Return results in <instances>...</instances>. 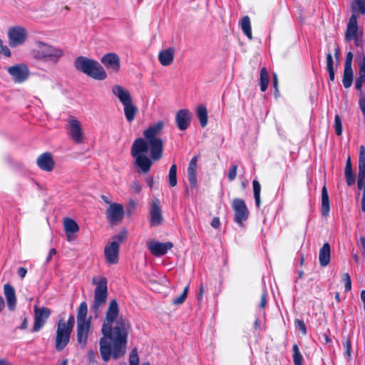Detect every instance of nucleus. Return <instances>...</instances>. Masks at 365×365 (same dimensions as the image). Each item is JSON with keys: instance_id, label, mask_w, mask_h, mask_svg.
<instances>
[{"instance_id": "1", "label": "nucleus", "mask_w": 365, "mask_h": 365, "mask_svg": "<svg viewBox=\"0 0 365 365\" xmlns=\"http://www.w3.org/2000/svg\"><path fill=\"white\" fill-rule=\"evenodd\" d=\"M119 314L118 301L113 299L108 304L101 330L102 336L99 341V349L105 362L111 358L118 359L126 352L130 324L127 319L120 317Z\"/></svg>"}, {"instance_id": "2", "label": "nucleus", "mask_w": 365, "mask_h": 365, "mask_svg": "<svg viewBox=\"0 0 365 365\" xmlns=\"http://www.w3.org/2000/svg\"><path fill=\"white\" fill-rule=\"evenodd\" d=\"M164 122L159 120L143 131V136L147 143H148L150 155L153 160H159L163 156V141L157 136L162 132Z\"/></svg>"}, {"instance_id": "3", "label": "nucleus", "mask_w": 365, "mask_h": 365, "mask_svg": "<svg viewBox=\"0 0 365 365\" xmlns=\"http://www.w3.org/2000/svg\"><path fill=\"white\" fill-rule=\"evenodd\" d=\"M74 66L77 71L95 80L103 81L107 78V73L103 67L94 59L80 56L76 58Z\"/></svg>"}, {"instance_id": "4", "label": "nucleus", "mask_w": 365, "mask_h": 365, "mask_svg": "<svg viewBox=\"0 0 365 365\" xmlns=\"http://www.w3.org/2000/svg\"><path fill=\"white\" fill-rule=\"evenodd\" d=\"M148 150V143L142 138L135 139L131 147V155L135 158V164L144 173L150 170L153 163L152 160L145 155Z\"/></svg>"}, {"instance_id": "5", "label": "nucleus", "mask_w": 365, "mask_h": 365, "mask_svg": "<svg viewBox=\"0 0 365 365\" xmlns=\"http://www.w3.org/2000/svg\"><path fill=\"white\" fill-rule=\"evenodd\" d=\"M113 93L123 105L126 120L130 123L133 122L138 112V108L133 104L130 92L121 86L115 85L113 88Z\"/></svg>"}, {"instance_id": "6", "label": "nucleus", "mask_w": 365, "mask_h": 365, "mask_svg": "<svg viewBox=\"0 0 365 365\" xmlns=\"http://www.w3.org/2000/svg\"><path fill=\"white\" fill-rule=\"evenodd\" d=\"M126 230H122L118 235L113 237V241L106 244L104 247L106 262L109 265L116 264L119 262L120 246L126 238Z\"/></svg>"}, {"instance_id": "7", "label": "nucleus", "mask_w": 365, "mask_h": 365, "mask_svg": "<svg viewBox=\"0 0 365 365\" xmlns=\"http://www.w3.org/2000/svg\"><path fill=\"white\" fill-rule=\"evenodd\" d=\"M92 284L96 285L94 290V300L91 309L97 317L100 313V308L106 303L108 297V281L106 277H101L98 279L93 278Z\"/></svg>"}, {"instance_id": "8", "label": "nucleus", "mask_w": 365, "mask_h": 365, "mask_svg": "<svg viewBox=\"0 0 365 365\" xmlns=\"http://www.w3.org/2000/svg\"><path fill=\"white\" fill-rule=\"evenodd\" d=\"M38 49L34 51L35 57L38 59H48L53 63L58 62L63 55V51L59 48L38 41Z\"/></svg>"}, {"instance_id": "9", "label": "nucleus", "mask_w": 365, "mask_h": 365, "mask_svg": "<svg viewBox=\"0 0 365 365\" xmlns=\"http://www.w3.org/2000/svg\"><path fill=\"white\" fill-rule=\"evenodd\" d=\"M357 186L363 190L361 210L365 212V146L363 145L359 147Z\"/></svg>"}, {"instance_id": "10", "label": "nucleus", "mask_w": 365, "mask_h": 365, "mask_svg": "<svg viewBox=\"0 0 365 365\" xmlns=\"http://www.w3.org/2000/svg\"><path fill=\"white\" fill-rule=\"evenodd\" d=\"M232 207L234 210V222L242 226L249 217L250 212L244 200L235 198L232 202Z\"/></svg>"}, {"instance_id": "11", "label": "nucleus", "mask_w": 365, "mask_h": 365, "mask_svg": "<svg viewBox=\"0 0 365 365\" xmlns=\"http://www.w3.org/2000/svg\"><path fill=\"white\" fill-rule=\"evenodd\" d=\"M9 45L15 48L23 45L27 39L28 34L26 29L21 26H11L7 32Z\"/></svg>"}, {"instance_id": "12", "label": "nucleus", "mask_w": 365, "mask_h": 365, "mask_svg": "<svg viewBox=\"0 0 365 365\" xmlns=\"http://www.w3.org/2000/svg\"><path fill=\"white\" fill-rule=\"evenodd\" d=\"M68 135L76 144L83 141L84 134L81 122L75 116L71 115L68 119Z\"/></svg>"}, {"instance_id": "13", "label": "nucleus", "mask_w": 365, "mask_h": 365, "mask_svg": "<svg viewBox=\"0 0 365 365\" xmlns=\"http://www.w3.org/2000/svg\"><path fill=\"white\" fill-rule=\"evenodd\" d=\"M7 71L11 76L13 81L16 83L24 82L30 75L29 68L24 63L10 66L7 68Z\"/></svg>"}, {"instance_id": "14", "label": "nucleus", "mask_w": 365, "mask_h": 365, "mask_svg": "<svg viewBox=\"0 0 365 365\" xmlns=\"http://www.w3.org/2000/svg\"><path fill=\"white\" fill-rule=\"evenodd\" d=\"M51 315V309L48 307L38 308L34 307V324L33 331L38 332L46 324L47 319Z\"/></svg>"}, {"instance_id": "15", "label": "nucleus", "mask_w": 365, "mask_h": 365, "mask_svg": "<svg viewBox=\"0 0 365 365\" xmlns=\"http://www.w3.org/2000/svg\"><path fill=\"white\" fill-rule=\"evenodd\" d=\"M163 222L160 202L159 199L155 198L151 204L149 211V222L151 227H158Z\"/></svg>"}, {"instance_id": "16", "label": "nucleus", "mask_w": 365, "mask_h": 365, "mask_svg": "<svg viewBox=\"0 0 365 365\" xmlns=\"http://www.w3.org/2000/svg\"><path fill=\"white\" fill-rule=\"evenodd\" d=\"M101 63L110 73H118L120 68L119 56L115 53H107L101 58Z\"/></svg>"}, {"instance_id": "17", "label": "nucleus", "mask_w": 365, "mask_h": 365, "mask_svg": "<svg viewBox=\"0 0 365 365\" xmlns=\"http://www.w3.org/2000/svg\"><path fill=\"white\" fill-rule=\"evenodd\" d=\"M147 247L153 255L162 257L173 247V243L172 242H160L151 240L147 242Z\"/></svg>"}, {"instance_id": "18", "label": "nucleus", "mask_w": 365, "mask_h": 365, "mask_svg": "<svg viewBox=\"0 0 365 365\" xmlns=\"http://www.w3.org/2000/svg\"><path fill=\"white\" fill-rule=\"evenodd\" d=\"M91 318H88V322H77V327H76V337H77V342L78 344H80L82 347H85L88 339V334L91 329Z\"/></svg>"}, {"instance_id": "19", "label": "nucleus", "mask_w": 365, "mask_h": 365, "mask_svg": "<svg viewBox=\"0 0 365 365\" xmlns=\"http://www.w3.org/2000/svg\"><path fill=\"white\" fill-rule=\"evenodd\" d=\"M124 217L123 206L119 203H111L106 210V217L110 223L115 224L123 220Z\"/></svg>"}, {"instance_id": "20", "label": "nucleus", "mask_w": 365, "mask_h": 365, "mask_svg": "<svg viewBox=\"0 0 365 365\" xmlns=\"http://www.w3.org/2000/svg\"><path fill=\"white\" fill-rule=\"evenodd\" d=\"M175 120L180 130H185L191 124L192 113L188 109H180L177 112Z\"/></svg>"}, {"instance_id": "21", "label": "nucleus", "mask_w": 365, "mask_h": 365, "mask_svg": "<svg viewBox=\"0 0 365 365\" xmlns=\"http://www.w3.org/2000/svg\"><path fill=\"white\" fill-rule=\"evenodd\" d=\"M71 332L57 325L55 339V348L57 351H62L69 343Z\"/></svg>"}, {"instance_id": "22", "label": "nucleus", "mask_w": 365, "mask_h": 365, "mask_svg": "<svg viewBox=\"0 0 365 365\" xmlns=\"http://www.w3.org/2000/svg\"><path fill=\"white\" fill-rule=\"evenodd\" d=\"M38 167L46 172H51L55 166V161L51 153L46 152L41 154L36 159Z\"/></svg>"}, {"instance_id": "23", "label": "nucleus", "mask_w": 365, "mask_h": 365, "mask_svg": "<svg viewBox=\"0 0 365 365\" xmlns=\"http://www.w3.org/2000/svg\"><path fill=\"white\" fill-rule=\"evenodd\" d=\"M358 16L356 14L353 13L349 18L346 31L345 33V39L346 41H349L352 39L357 38V31H358Z\"/></svg>"}, {"instance_id": "24", "label": "nucleus", "mask_w": 365, "mask_h": 365, "mask_svg": "<svg viewBox=\"0 0 365 365\" xmlns=\"http://www.w3.org/2000/svg\"><path fill=\"white\" fill-rule=\"evenodd\" d=\"M4 293L7 301L8 309L14 311L16 304V296L14 288L10 284L4 285Z\"/></svg>"}, {"instance_id": "25", "label": "nucleus", "mask_w": 365, "mask_h": 365, "mask_svg": "<svg viewBox=\"0 0 365 365\" xmlns=\"http://www.w3.org/2000/svg\"><path fill=\"white\" fill-rule=\"evenodd\" d=\"M197 157L194 156L190 160L187 168V178L191 188L194 189L197 186Z\"/></svg>"}, {"instance_id": "26", "label": "nucleus", "mask_w": 365, "mask_h": 365, "mask_svg": "<svg viewBox=\"0 0 365 365\" xmlns=\"http://www.w3.org/2000/svg\"><path fill=\"white\" fill-rule=\"evenodd\" d=\"M174 53V48H168L161 51L158 55V60L161 65L164 66H170L173 62Z\"/></svg>"}, {"instance_id": "27", "label": "nucleus", "mask_w": 365, "mask_h": 365, "mask_svg": "<svg viewBox=\"0 0 365 365\" xmlns=\"http://www.w3.org/2000/svg\"><path fill=\"white\" fill-rule=\"evenodd\" d=\"M331 247L328 242H325L319 250V260L322 267L328 265L330 262Z\"/></svg>"}, {"instance_id": "28", "label": "nucleus", "mask_w": 365, "mask_h": 365, "mask_svg": "<svg viewBox=\"0 0 365 365\" xmlns=\"http://www.w3.org/2000/svg\"><path fill=\"white\" fill-rule=\"evenodd\" d=\"M330 211V202L328 190L326 185L322 189V207L321 212L323 217H327Z\"/></svg>"}, {"instance_id": "29", "label": "nucleus", "mask_w": 365, "mask_h": 365, "mask_svg": "<svg viewBox=\"0 0 365 365\" xmlns=\"http://www.w3.org/2000/svg\"><path fill=\"white\" fill-rule=\"evenodd\" d=\"M64 230L68 240L71 239V235L75 232H77L79 230V227L77 222L69 217H66L63 221Z\"/></svg>"}, {"instance_id": "30", "label": "nucleus", "mask_w": 365, "mask_h": 365, "mask_svg": "<svg viewBox=\"0 0 365 365\" xmlns=\"http://www.w3.org/2000/svg\"><path fill=\"white\" fill-rule=\"evenodd\" d=\"M365 82V56L363 61L359 66V75L355 81V88L359 92H362V86Z\"/></svg>"}, {"instance_id": "31", "label": "nucleus", "mask_w": 365, "mask_h": 365, "mask_svg": "<svg viewBox=\"0 0 365 365\" xmlns=\"http://www.w3.org/2000/svg\"><path fill=\"white\" fill-rule=\"evenodd\" d=\"M240 25L243 34L249 39H252V27L250 17L248 16H243L240 20Z\"/></svg>"}, {"instance_id": "32", "label": "nucleus", "mask_w": 365, "mask_h": 365, "mask_svg": "<svg viewBox=\"0 0 365 365\" xmlns=\"http://www.w3.org/2000/svg\"><path fill=\"white\" fill-rule=\"evenodd\" d=\"M197 116L199 119L200 125L202 128H205L207 125L208 115H207V110L205 106L200 105L197 106Z\"/></svg>"}, {"instance_id": "33", "label": "nucleus", "mask_w": 365, "mask_h": 365, "mask_svg": "<svg viewBox=\"0 0 365 365\" xmlns=\"http://www.w3.org/2000/svg\"><path fill=\"white\" fill-rule=\"evenodd\" d=\"M269 77L266 67H262L259 72V86L262 92H264L268 87Z\"/></svg>"}, {"instance_id": "34", "label": "nucleus", "mask_w": 365, "mask_h": 365, "mask_svg": "<svg viewBox=\"0 0 365 365\" xmlns=\"http://www.w3.org/2000/svg\"><path fill=\"white\" fill-rule=\"evenodd\" d=\"M354 72L352 68H344L342 83L345 88L351 87L353 83Z\"/></svg>"}, {"instance_id": "35", "label": "nucleus", "mask_w": 365, "mask_h": 365, "mask_svg": "<svg viewBox=\"0 0 365 365\" xmlns=\"http://www.w3.org/2000/svg\"><path fill=\"white\" fill-rule=\"evenodd\" d=\"M88 314V305L86 302H82L78 309L77 313V322H88V319H87Z\"/></svg>"}, {"instance_id": "36", "label": "nucleus", "mask_w": 365, "mask_h": 365, "mask_svg": "<svg viewBox=\"0 0 365 365\" xmlns=\"http://www.w3.org/2000/svg\"><path fill=\"white\" fill-rule=\"evenodd\" d=\"M253 194L255 204L257 208H259L261 205L260 192L261 185L258 180H254L252 182Z\"/></svg>"}, {"instance_id": "37", "label": "nucleus", "mask_w": 365, "mask_h": 365, "mask_svg": "<svg viewBox=\"0 0 365 365\" xmlns=\"http://www.w3.org/2000/svg\"><path fill=\"white\" fill-rule=\"evenodd\" d=\"M169 184L170 187L176 186L178 183L177 180V165L173 164L170 168L168 174Z\"/></svg>"}, {"instance_id": "38", "label": "nucleus", "mask_w": 365, "mask_h": 365, "mask_svg": "<svg viewBox=\"0 0 365 365\" xmlns=\"http://www.w3.org/2000/svg\"><path fill=\"white\" fill-rule=\"evenodd\" d=\"M293 350V361L294 365H303V356L299 351V349L297 344L292 346Z\"/></svg>"}, {"instance_id": "39", "label": "nucleus", "mask_w": 365, "mask_h": 365, "mask_svg": "<svg viewBox=\"0 0 365 365\" xmlns=\"http://www.w3.org/2000/svg\"><path fill=\"white\" fill-rule=\"evenodd\" d=\"M74 323H75L74 317L73 315H71L68 317L66 322H65L63 321V319L59 320L58 325H59L62 328H64L66 330L72 332L73 327H74Z\"/></svg>"}, {"instance_id": "40", "label": "nucleus", "mask_w": 365, "mask_h": 365, "mask_svg": "<svg viewBox=\"0 0 365 365\" xmlns=\"http://www.w3.org/2000/svg\"><path fill=\"white\" fill-rule=\"evenodd\" d=\"M188 290L189 286L187 285L184 288L182 293L180 296L173 299V304L175 305H180L183 304L187 298Z\"/></svg>"}, {"instance_id": "41", "label": "nucleus", "mask_w": 365, "mask_h": 365, "mask_svg": "<svg viewBox=\"0 0 365 365\" xmlns=\"http://www.w3.org/2000/svg\"><path fill=\"white\" fill-rule=\"evenodd\" d=\"M341 282L344 284L345 292L351 290V279L349 273H344L341 275Z\"/></svg>"}, {"instance_id": "42", "label": "nucleus", "mask_w": 365, "mask_h": 365, "mask_svg": "<svg viewBox=\"0 0 365 365\" xmlns=\"http://www.w3.org/2000/svg\"><path fill=\"white\" fill-rule=\"evenodd\" d=\"M342 343L344 349L345 350L344 355L347 359H350L351 355V343L350 338L346 337V339H344Z\"/></svg>"}, {"instance_id": "43", "label": "nucleus", "mask_w": 365, "mask_h": 365, "mask_svg": "<svg viewBox=\"0 0 365 365\" xmlns=\"http://www.w3.org/2000/svg\"><path fill=\"white\" fill-rule=\"evenodd\" d=\"M130 365H139V357L138 355V351L136 348L132 349L129 356Z\"/></svg>"}, {"instance_id": "44", "label": "nucleus", "mask_w": 365, "mask_h": 365, "mask_svg": "<svg viewBox=\"0 0 365 365\" xmlns=\"http://www.w3.org/2000/svg\"><path fill=\"white\" fill-rule=\"evenodd\" d=\"M296 329L303 335H306L307 333L306 324L302 319H296L294 321Z\"/></svg>"}, {"instance_id": "45", "label": "nucleus", "mask_w": 365, "mask_h": 365, "mask_svg": "<svg viewBox=\"0 0 365 365\" xmlns=\"http://www.w3.org/2000/svg\"><path fill=\"white\" fill-rule=\"evenodd\" d=\"M334 128L336 134L339 136L341 135L343 128L341 118L338 114L336 115L334 118Z\"/></svg>"}, {"instance_id": "46", "label": "nucleus", "mask_w": 365, "mask_h": 365, "mask_svg": "<svg viewBox=\"0 0 365 365\" xmlns=\"http://www.w3.org/2000/svg\"><path fill=\"white\" fill-rule=\"evenodd\" d=\"M237 168H238V166L237 164L232 165L230 168V169L228 170V174H227V178L230 181H232L236 178Z\"/></svg>"}, {"instance_id": "47", "label": "nucleus", "mask_w": 365, "mask_h": 365, "mask_svg": "<svg viewBox=\"0 0 365 365\" xmlns=\"http://www.w3.org/2000/svg\"><path fill=\"white\" fill-rule=\"evenodd\" d=\"M345 178L348 186H351L355 183V176L353 171L345 173Z\"/></svg>"}, {"instance_id": "48", "label": "nucleus", "mask_w": 365, "mask_h": 365, "mask_svg": "<svg viewBox=\"0 0 365 365\" xmlns=\"http://www.w3.org/2000/svg\"><path fill=\"white\" fill-rule=\"evenodd\" d=\"M0 54H4L6 57H10L11 53L7 46L3 44V41L0 38Z\"/></svg>"}, {"instance_id": "49", "label": "nucleus", "mask_w": 365, "mask_h": 365, "mask_svg": "<svg viewBox=\"0 0 365 365\" xmlns=\"http://www.w3.org/2000/svg\"><path fill=\"white\" fill-rule=\"evenodd\" d=\"M354 54L351 51H349L346 53V59L344 63V68H352V60H353Z\"/></svg>"}, {"instance_id": "50", "label": "nucleus", "mask_w": 365, "mask_h": 365, "mask_svg": "<svg viewBox=\"0 0 365 365\" xmlns=\"http://www.w3.org/2000/svg\"><path fill=\"white\" fill-rule=\"evenodd\" d=\"M326 61H327V70L334 69V61L332 54L329 52L326 55Z\"/></svg>"}, {"instance_id": "51", "label": "nucleus", "mask_w": 365, "mask_h": 365, "mask_svg": "<svg viewBox=\"0 0 365 365\" xmlns=\"http://www.w3.org/2000/svg\"><path fill=\"white\" fill-rule=\"evenodd\" d=\"M356 2L359 6V12L361 14H365V0H356Z\"/></svg>"}, {"instance_id": "52", "label": "nucleus", "mask_w": 365, "mask_h": 365, "mask_svg": "<svg viewBox=\"0 0 365 365\" xmlns=\"http://www.w3.org/2000/svg\"><path fill=\"white\" fill-rule=\"evenodd\" d=\"M320 340L322 344H327L331 342V339L327 333H322L320 336Z\"/></svg>"}, {"instance_id": "53", "label": "nucleus", "mask_w": 365, "mask_h": 365, "mask_svg": "<svg viewBox=\"0 0 365 365\" xmlns=\"http://www.w3.org/2000/svg\"><path fill=\"white\" fill-rule=\"evenodd\" d=\"M267 294L266 292H264L261 295L260 302H259V307L262 309H264L266 307L267 304Z\"/></svg>"}, {"instance_id": "54", "label": "nucleus", "mask_w": 365, "mask_h": 365, "mask_svg": "<svg viewBox=\"0 0 365 365\" xmlns=\"http://www.w3.org/2000/svg\"><path fill=\"white\" fill-rule=\"evenodd\" d=\"M272 86L274 88V95H275V96H277V93H279V90H278V78H277V76L276 73L273 74Z\"/></svg>"}, {"instance_id": "55", "label": "nucleus", "mask_w": 365, "mask_h": 365, "mask_svg": "<svg viewBox=\"0 0 365 365\" xmlns=\"http://www.w3.org/2000/svg\"><path fill=\"white\" fill-rule=\"evenodd\" d=\"M132 189L135 193L138 194L140 192L142 187L138 181H134L132 185Z\"/></svg>"}, {"instance_id": "56", "label": "nucleus", "mask_w": 365, "mask_h": 365, "mask_svg": "<svg viewBox=\"0 0 365 365\" xmlns=\"http://www.w3.org/2000/svg\"><path fill=\"white\" fill-rule=\"evenodd\" d=\"M352 171H353V170H352V165H351V158H350V156H349L347 160H346V165H345V169H344V173L352 172Z\"/></svg>"}, {"instance_id": "57", "label": "nucleus", "mask_w": 365, "mask_h": 365, "mask_svg": "<svg viewBox=\"0 0 365 365\" xmlns=\"http://www.w3.org/2000/svg\"><path fill=\"white\" fill-rule=\"evenodd\" d=\"M27 273V269L24 267H21L18 269L17 270V274L21 278L23 279L24 277H25L26 274Z\"/></svg>"}, {"instance_id": "58", "label": "nucleus", "mask_w": 365, "mask_h": 365, "mask_svg": "<svg viewBox=\"0 0 365 365\" xmlns=\"http://www.w3.org/2000/svg\"><path fill=\"white\" fill-rule=\"evenodd\" d=\"M211 226L215 229L219 228L220 226V218L217 217H214L211 222Z\"/></svg>"}, {"instance_id": "59", "label": "nucleus", "mask_w": 365, "mask_h": 365, "mask_svg": "<svg viewBox=\"0 0 365 365\" xmlns=\"http://www.w3.org/2000/svg\"><path fill=\"white\" fill-rule=\"evenodd\" d=\"M203 294H204V285L202 283H201L200 284L199 293L197 295V299L198 301H200L202 299Z\"/></svg>"}, {"instance_id": "60", "label": "nucleus", "mask_w": 365, "mask_h": 365, "mask_svg": "<svg viewBox=\"0 0 365 365\" xmlns=\"http://www.w3.org/2000/svg\"><path fill=\"white\" fill-rule=\"evenodd\" d=\"M27 321H28L27 317L25 316L24 318L23 319L21 324L20 325L19 329H26L27 328V326H28V322Z\"/></svg>"}, {"instance_id": "61", "label": "nucleus", "mask_w": 365, "mask_h": 365, "mask_svg": "<svg viewBox=\"0 0 365 365\" xmlns=\"http://www.w3.org/2000/svg\"><path fill=\"white\" fill-rule=\"evenodd\" d=\"M359 106L360 108L363 113V114L365 115V98H362L359 101Z\"/></svg>"}, {"instance_id": "62", "label": "nucleus", "mask_w": 365, "mask_h": 365, "mask_svg": "<svg viewBox=\"0 0 365 365\" xmlns=\"http://www.w3.org/2000/svg\"><path fill=\"white\" fill-rule=\"evenodd\" d=\"M56 249H54V248H51V249L49 250L48 255L47 256L46 262H48L51 259V258H52L53 255H56Z\"/></svg>"}, {"instance_id": "63", "label": "nucleus", "mask_w": 365, "mask_h": 365, "mask_svg": "<svg viewBox=\"0 0 365 365\" xmlns=\"http://www.w3.org/2000/svg\"><path fill=\"white\" fill-rule=\"evenodd\" d=\"M145 182L150 187H153L154 184V179L152 176L147 177L145 179Z\"/></svg>"}, {"instance_id": "64", "label": "nucleus", "mask_w": 365, "mask_h": 365, "mask_svg": "<svg viewBox=\"0 0 365 365\" xmlns=\"http://www.w3.org/2000/svg\"><path fill=\"white\" fill-rule=\"evenodd\" d=\"M327 71L329 73V81L333 82L334 81V78H335L334 69L327 70Z\"/></svg>"}]
</instances>
